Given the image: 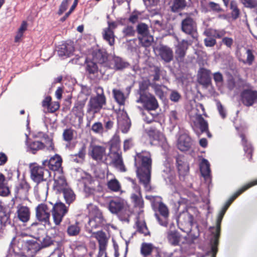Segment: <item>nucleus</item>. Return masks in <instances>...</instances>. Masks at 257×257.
Listing matches in <instances>:
<instances>
[{"mask_svg":"<svg viewBox=\"0 0 257 257\" xmlns=\"http://www.w3.org/2000/svg\"><path fill=\"white\" fill-rule=\"evenodd\" d=\"M130 66V64L118 56H114L109 60L107 64V68L113 69L115 71L122 70Z\"/></svg>","mask_w":257,"mask_h":257,"instance_id":"obj_20","label":"nucleus"},{"mask_svg":"<svg viewBox=\"0 0 257 257\" xmlns=\"http://www.w3.org/2000/svg\"><path fill=\"white\" fill-rule=\"evenodd\" d=\"M30 173L31 179L37 184L46 181L51 176V173L48 169H45L44 166L38 165H34L31 167Z\"/></svg>","mask_w":257,"mask_h":257,"instance_id":"obj_8","label":"nucleus"},{"mask_svg":"<svg viewBox=\"0 0 257 257\" xmlns=\"http://www.w3.org/2000/svg\"><path fill=\"white\" fill-rule=\"evenodd\" d=\"M62 163V159L61 157L58 155H55L49 160L43 161L42 165L45 167H47L50 170L54 172L58 171L59 173L60 172V169L61 167Z\"/></svg>","mask_w":257,"mask_h":257,"instance_id":"obj_21","label":"nucleus"},{"mask_svg":"<svg viewBox=\"0 0 257 257\" xmlns=\"http://www.w3.org/2000/svg\"><path fill=\"white\" fill-rule=\"evenodd\" d=\"M210 241L211 243V257H216V254L218 252V245L219 244V240H217V239H211Z\"/></svg>","mask_w":257,"mask_h":257,"instance_id":"obj_56","label":"nucleus"},{"mask_svg":"<svg viewBox=\"0 0 257 257\" xmlns=\"http://www.w3.org/2000/svg\"><path fill=\"white\" fill-rule=\"evenodd\" d=\"M149 85H150V84H149V82L147 81H143L139 84L138 94H139L140 97L150 93L147 91V90L148 89Z\"/></svg>","mask_w":257,"mask_h":257,"instance_id":"obj_51","label":"nucleus"},{"mask_svg":"<svg viewBox=\"0 0 257 257\" xmlns=\"http://www.w3.org/2000/svg\"><path fill=\"white\" fill-rule=\"evenodd\" d=\"M167 238L171 245L177 246L179 245L181 235L177 230H170L168 232Z\"/></svg>","mask_w":257,"mask_h":257,"instance_id":"obj_30","label":"nucleus"},{"mask_svg":"<svg viewBox=\"0 0 257 257\" xmlns=\"http://www.w3.org/2000/svg\"><path fill=\"white\" fill-rule=\"evenodd\" d=\"M24 243V242L23 240L19 239L17 240L14 238L11 242L10 247L12 249H13V251L16 252H19V251H20L22 249Z\"/></svg>","mask_w":257,"mask_h":257,"instance_id":"obj_45","label":"nucleus"},{"mask_svg":"<svg viewBox=\"0 0 257 257\" xmlns=\"http://www.w3.org/2000/svg\"><path fill=\"white\" fill-rule=\"evenodd\" d=\"M60 107V104L59 102L54 101L50 103V106L48 108V111L50 113H53L59 109Z\"/></svg>","mask_w":257,"mask_h":257,"instance_id":"obj_63","label":"nucleus"},{"mask_svg":"<svg viewBox=\"0 0 257 257\" xmlns=\"http://www.w3.org/2000/svg\"><path fill=\"white\" fill-rule=\"evenodd\" d=\"M66 204L70 205L76 199V195L73 190L68 187L61 192Z\"/></svg>","mask_w":257,"mask_h":257,"instance_id":"obj_35","label":"nucleus"},{"mask_svg":"<svg viewBox=\"0 0 257 257\" xmlns=\"http://www.w3.org/2000/svg\"><path fill=\"white\" fill-rule=\"evenodd\" d=\"M246 8L254 9L257 7V0H240Z\"/></svg>","mask_w":257,"mask_h":257,"instance_id":"obj_58","label":"nucleus"},{"mask_svg":"<svg viewBox=\"0 0 257 257\" xmlns=\"http://www.w3.org/2000/svg\"><path fill=\"white\" fill-rule=\"evenodd\" d=\"M153 209L154 211H158L159 214L155 213V216L159 223L166 227L168 224L169 210L168 207L163 202L159 201L156 204L153 203Z\"/></svg>","mask_w":257,"mask_h":257,"instance_id":"obj_6","label":"nucleus"},{"mask_svg":"<svg viewBox=\"0 0 257 257\" xmlns=\"http://www.w3.org/2000/svg\"><path fill=\"white\" fill-rule=\"evenodd\" d=\"M195 119L199 124V128L202 133L208 131V122L206 120L204 119L201 114H196L195 116Z\"/></svg>","mask_w":257,"mask_h":257,"instance_id":"obj_40","label":"nucleus"},{"mask_svg":"<svg viewBox=\"0 0 257 257\" xmlns=\"http://www.w3.org/2000/svg\"><path fill=\"white\" fill-rule=\"evenodd\" d=\"M91 236L96 238L97 240L99 250L100 251L105 250L108 239L106 233L104 231L100 230L92 232Z\"/></svg>","mask_w":257,"mask_h":257,"instance_id":"obj_26","label":"nucleus"},{"mask_svg":"<svg viewBox=\"0 0 257 257\" xmlns=\"http://www.w3.org/2000/svg\"><path fill=\"white\" fill-rule=\"evenodd\" d=\"M122 33L125 37H133L135 34V30L132 26H127L123 28Z\"/></svg>","mask_w":257,"mask_h":257,"instance_id":"obj_60","label":"nucleus"},{"mask_svg":"<svg viewBox=\"0 0 257 257\" xmlns=\"http://www.w3.org/2000/svg\"><path fill=\"white\" fill-rule=\"evenodd\" d=\"M136 225L137 227V231L142 233L144 236L150 235V232L147 226V224L144 220H140L139 216H137L136 221Z\"/></svg>","mask_w":257,"mask_h":257,"instance_id":"obj_33","label":"nucleus"},{"mask_svg":"<svg viewBox=\"0 0 257 257\" xmlns=\"http://www.w3.org/2000/svg\"><path fill=\"white\" fill-rule=\"evenodd\" d=\"M106 149L105 147L98 145H94L91 147V150L89 152V155L91 158L96 161H102L103 157L105 156ZM107 159L106 158L103 162L108 164Z\"/></svg>","mask_w":257,"mask_h":257,"instance_id":"obj_15","label":"nucleus"},{"mask_svg":"<svg viewBox=\"0 0 257 257\" xmlns=\"http://www.w3.org/2000/svg\"><path fill=\"white\" fill-rule=\"evenodd\" d=\"M17 213L19 219L23 222H27L30 219L31 211L29 207L22 204L17 207Z\"/></svg>","mask_w":257,"mask_h":257,"instance_id":"obj_25","label":"nucleus"},{"mask_svg":"<svg viewBox=\"0 0 257 257\" xmlns=\"http://www.w3.org/2000/svg\"><path fill=\"white\" fill-rule=\"evenodd\" d=\"M81 230V227L79 222L76 221L74 223H70L67 228V233L70 236L78 235Z\"/></svg>","mask_w":257,"mask_h":257,"instance_id":"obj_34","label":"nucleus"},{"mask_svg":"<svg viewBox=\"0 0 257 257\" xmlns=\"http://www.w3.org/2000/svg\"><path fill=\"white\" fill-rule=\"evenodd\" d=\"M54 243V240L52 237L49 236H46L44 237L41 242L42 247H47Z\"/></svg>","mask_w":257,"mask_h":257,"instance_id":"obj_61","label":"nucleus"},{"mask_svg":"<svg viewBox=\"0 0 257 257\" xmlns=\"http://www.w3.org/2000/svg\"><path fill=\"white\" fill-rule=\"evenodd\" d=\"M107 186L109 190L113 192H118L121 188V185L116 179L109 180L107 183Z\"/></svg>","mask_w":257,"mask_h":257,"instance_id":"obj_46","label":"nucleus"},{"mask_svg":"<svg viewBox=\"0 0 257 257\" xmlns=\"http://www.w3.org/2000/svg\"><path fill=\"white\" fill-rule=\"evenodd\" d=\"M91 130L95 134H102L104 132L103 124L100 122H96L94 123L91 126Z\"/></svg>","mask_w":257,"mask_h":257,"instance_id":"obj_55","label":"nucleus"},{"mask_svg":"<svg viewBox=\"0 0 257 257\" xmlns=\"http://www.w3.org/2000/svg\"><path fill=\"white\" fill-rule=\"evenodd\" d=\"M224 215V214L220 212H219L216 221V232L212 239H217V240L219 239L221 231V223Z\"/></svg>","mask_w":257,"mask_h":257,"instance_id":"obj_43","label":"nucleus"},{"mask_svg":"<svg viewBox=\"0 0 257 257\" xmlns=\"http://www.w3.org/2000/svg\"><path fill=\"white\" fill-rule=\"evenodd\" d=\"M136 173L140 183L142 184L146 191L151 190L150 185L152 169L151 155L148 152L137 153L134 157Z\"/></svg>","mask_w":257,"mask_h":257,"instance_id":"obj_1","label":"nucleus"},{"mask_svg":"<svg viewBox=\"0 0 257 257\" xmlns=\"http://www.w3.org/2000/svg\"><path fill=\"white\" fill-rule=\"evenodd\" d=\"M238 81L239 86L242 88L239 95L241 103L246 107L253 106L257 103V90L246 80L240 78Z\"/></svg>","mask_w":257,"mask_h":257,"instance_id":"obj_3","label":"nucleus"},{"mask_svg":"<svg viewBox=\"0 0 257 257\" xmlns=\"http://www.w3.org/2000/svg\"><path fill=\"white\" fill-rule=\"evenodd\" d=\"M86 99L77 100L72 107L71 112L76 117L78 118L80 123L82 122L84 115V108L85 106Z\"/></svg>","mask_w":257,"mask_h":257,"instance_id":"obj_18","label":"nucleus"},{"mask_svg":"<svg viewBox=\"0 0 257 257\" xmlns=\"http://www.w3.org/2000/svg\"><path fill=\"white\" fill-rule=\"evenodd\" d=\"M86 146L84 144H83L81 147L79 149L78 153L75 154V155H77L80 160H82L83 161L84 160L85 155H86Z\"/></svg>","mask_w":257,"mask_h":257,"instance_id":"obj_64","label":"nucleus"},{"mask_svg":"<svg viewBox=\"0 0 257 257\" xmlns=\"http://www.w3.org/2000/svg\"><path fill=\"white\" fill-rule=\"evenodd\" d=\"M155 246L151 243L143 242L141 246L140 251L144 257H147L152 254Z\"/></svg>","mask_w":257,"mask_h":257,"instance_id":"obj_36","label":"nucleus"},{"mask_svg":"<svg viewBox=\"0 0 257 257\" xmlns=\"http://www.w3.org/2000/svg\"><path fill=\"white\" fill-rule=\"evenodd\" d=\"M230 8L231 10V15L233 19L236 20L240 15V10L238 8L237 3L234 1H232L230 4Z\"/></svg>","mask_w":257,"mask_h":257,"instance_id":"obj_47","label":"nucleus"},{"mask_svg":"<svg viewBox=\"0 0 257 257\" xmlns=\"http://www.w3.org/2000/svg\"><path fill=\"white\" fill-rule=\"evenodd\" d=\"M114 166L118 169L120 172H124L126 171V169L123 164L122 158L115 160L114 162L111 163Z\"/></svg>","mask_w":257,"mask_h":257,"instance_id":"obj_57","label":"nucleus"},{"mask_svg":"<svg viewBox=\"0 0 257 257\" xmlns=\"http://www.w3.org/2000/svg\"><path fill=\"white\" fill-rule=\"evenodd\" d=\"M85 70L89 77L93 79H100L103 77L105 73V68H102L100 65L98 67L97 64L92 60L86 58L85 61Z\"/></svg>","mask_w":257,"mask_h":257,"instance_id":"obj_7","label":"nucleus"},{"mask_svg":"<svg viewBox=\"0 0 257 257\" xmlns=\"http://www.w3.org/2000/svg\"><path fill=\"white\" fill-rule=\"evenodd\" d=\"M199 82L203 85H208L211 82V71L204 68H201L198 71Z\"/></svg>","mask_w":257,"mask_h":257,"instance_id":"obj_29","label":"nucleus"},{"mask_svg":"<svg viewBox=\"0 0 257 257\" xmlns=\"http://www.w3.org/2000/svg\"><path fill=\"white\" fill-rule=\"evenodd\" d=\"M107 25V27L103 30L102 36L103 39L107 42L110 46H112L115 43L114 30L117 27L118 24L116 22L108 21Z\"/></svg>","mask_w":257,"mask_h":257,"instance_id":"obj_13","label":"nucleus"},{"mask_svg":"<svg viewBox=\"0 0 257 257\" xmlns=\"http://www.w3.org/2000/svg\"><path fill=\"white\" fill-rule=\"evenodd\" d=\"M148 111V113L149 115H146L145 118H144V121L147 123H151L154 121H156L155 118L158 116L157 113H152L150 111Z\"/></svg>","mask_w":257,"mask_h":257,"instance_id":"obj_62","label":"nucleus"},{"mask_svg":"<svg viewBox=\"0 0 257 257\" xmlns=\"http://www.w3.org/2000/svg\"><path fill=\"white\" fill-rule=\"evenodd\" d=\"M137 31L141 37L149 34V29L148 25L145 23L139 24L137 27Z\"/></svg>","mask_w":257,"mask_h":257,"instance_id":"obj_53","label":"nucleus"},{"mask_svg":"<svg viewBox=\"0 0 257 257\" xmlns=\"http://www.w3.org/2000/svg\"><path fill=\"white\" fill-rule=\"evenodd\" d=\"M254 185V184L250 183L244 186H243L241 188L239 189L237 191H236L233 195H232L230 198L228 200V201L230 202L231 203L233 201L241 194H242L244 191L251 187Z\"/></svg>","mask_w":257,"mask_h":257,"instance_id":"obj_50","label":"nucleus"},{"mask_svg":"<svg viewBox=\"0 0 257 257\" xmlns=\"http://www.w3.org/2000/svg\"><path fill=\"white\" fill-rule=\"evenodd\" d=\"M192 139L186 134L181 135L177 141V148L182 152L190 150L192 146Z\"/></svg>","mask_w":257,"mask_h":257,"instance_id":"obj_24","label":"nucleus"},{"mask_svg":"<svg viewBox=\"0 0 257 257\" xmlns=\"http://www.w3.org/2000/svg\"><path fill=\"white\" fill-rule=\"evenodd\" d=\"M185 0H173L171 10L173 12H177L186 7Z\"/></svg>","mask_w":257,"mask_h":257,"instance_id":"obj_44","label":"nucleus"},{"mask_svg":"<svg viewBox=\"0 0 257 257\" xmlns=\"http://www.w3.org/2000/svg\"><path fill=\"white\" fill-rule=\"evenodd\" d=\"M53 189L57 193H61L62 191L68 187L66 179L62 172V169H61V172H59L58 175H57L56 173H55Z\"/></svg>","mask_w":257,"mask_h":257,"instance_id":"obj_17","label":"nucleus"},{"mask_svg":"<svg viewBox=\"0 0 257 257\" xmlns=\"http://www.w3.org/2000/svg\"><path fill=\"white\" fill-rule=\"evenodd\" d=\"M107 157L110 158V160L109 162V164H111V163L114 162L115 160H118L122 158L121 154L118 153L117 151L109 152L107 155Z\"/></svg>","mask_w":257,"mask_h":257,"instance_id":"obj_59","label":"nucleus"},{"mask_svg":"<svg viewBox=\"0 0 257 257\" xmlns=\"http://www.w3.org/2000/svg\"><path fill=\"white\" fill-rule=\"evenodd\" d=\"M150 86L154 89L156 95H157L160 98L163 99L164 95V92L162 89L161 85L156 83H150Z\"/></svg>","mask_w":257,"mask_h":257,"instance_id":"obj_54","label":"nucleus"},{"mask_svg":"<svg viewBox=\"0 0 257 257\" xmlns=\"http://www.w3.org/2000/svg\"><path fill=\"white\" fill-rule=\"evenodd\" d=\"M188 48V43L186 40H183L179 42L175 47V59L179 63L184 62L186 51Z\"/></svg>","mask_w":257,"mask_h":257,"instance_id":"obj_19","label":"nucleus"},{"mask_svg":"<svg viewBox=\"0 0 257 257\" xmlns=\"http://www.w3.org/2000/svg\"><path fill=\"white\" fill-rule=\"evenodd\" d=\"M92 60L98 63L100 65L106 68L109 60L108 54L104 49H95L92 52Z\"/></svg>","mask_w":257,"mask_h":257,"instance_id":"obj_14","label":"nucleus"},{"mask_svg":"<svg viewBox=\"0 0 257 257\" xmlns=\"http://www.w3.org/2000/svg\"><path fill=\"white\" fill-rule=\"evenodd\" d=\"M243 54L239 53L238 55V61L244 64L251 66L255 60V52L254 50L247 48H245Z\"/></svg>","mask_w":257,"mask_h":257,"instance_id":"obj_22","label":"nucleus"},{"mask_svg":"<svg viewBox=\"0 0 257 257\" xmlns=\"http://www.w3.org/2000/svg\"><path fill=\"white\" fill-rule=\"evenodd\" d=\"M139 40L143 47H149L152 45L154 38L152 36L148 34L142 37H139Z\"/></svg>","mask_w":257,"mask_h":257,"instance_id":"obj_49","label":"nucleus"},{"mask_svg":"<svg viewBox=\"0 0 257 257\" xmlns=\"http://www.w3.org/2000/svg\"><path fill=\"white\" fill-rule=\"evenodd\" d=\"M159 55L165 62H170L173 59V52L167 46H161L159 49Z\"/></svg>","mask_w":257,"mask_h":257,"instance_id":"obj_28","label":"nucleus"},{"mask_svg":"<svg viewBox=\"0 0 257 257\" xmlns=\"http://www.w3.org/2000/svg\"><path fill=\"white\" fill-rule=\"evenodd\" d=\"M200 170L204 177H207L210 176L211 173L210 164L206 159H203L202 160L200 165Z\"/></svg>","mask_w":257,"mask_h":257,"instance_id":"obj_39","label":"nucleus"},{"mask_svg":"<svg viewBox=\"0 0 257 257\" xmlns=\"http://www.w3.org/2000/svg\"><path fill=\"white\" fill-rule=\"evenodd\" d=\"M131 182L135 185V187L137 191V194L133 193L131 195V199L134 204V206L142 209L144 207V201L142 197L141 188L139 186L137 185L135 181L131 179Z\"/></svg>","mask_w":257,"mask_h":257,"instance_id":"obj_23","label":"nucleus"},{"mask_svg":"<svg viewBox=\"0 0 257 257\" xmlns=\"http://www.w3.org/2000/svg\"><path fill=\"white\" fill-rule=\"evenodd\" d=\"M74 130L72 128H66L63 133V139L65 142L70 143L74 138Z\"/></svg>","mask_w":257,"mask_h":257,"instance_id":"obj_48","label":"nucleus"},{"mask_svg":"<svg viewBox=\"0 0 257 257\" xmlns=\"http://www.w3.org/2000/svg\"><path fill=\"white\" fill-rule=\"evenodd\" d=\"M53 222L56 226L60 225L64 217L68 212V208L60 202L54 204L52 209Z\"/></svg>","mask_w":257,"mask_h":257,"instance_id":"obj_9","label":"nucleus"},{"mask_svg":"<svg viewBox=\"0 0 257 257\" xmlns=\"http://www.w3.org/2000/svg\"><path fill=\"white\" fill-rule=\"evenodd\" d=\"M46 137L45 138L48 139L46 145L39 141L28 140V136H27L26 144L29 151L33 154H36L38 151L44 150L45 149L47 150L54 151L55 146L53 140L50 139L47 135H46Z\"/></svg>","mask_w":257,"mask_h":257,"instance_id":"obj_5","label":"nucleus"},{"mask_svg":"<svg viewBox=\"0 0 257 257\" xmlns=\"http://www.w3.org/2000/svg\"><path fill=\"white\" fill-rule=\"evenodd\" d=\"M176 162L179 176L184 177L187 175L189 171V167L184 161V157L180 156L176 157Z\"/></svg>","mask_w":257,"mask_h":257,"instance_id":"obj_27","label":"nucleus"},{"mask_svg":"<svg viewBox=\"0 0 257 257\" xmlns=\"http://www.w3.org/2000/svg\"><path fill=\"white\" fill-rule=\"evenodd\" d=\"M30 188L29 184L25 180H21L16 187L15 197L24 200L28 199Z\"/></svg>","mask_w":257,"mask_h":257,"instance_id":"obj_16","label":"nucleus"},{"mask_svg":"<svg viewBox=\"0 0 257 257\" xmlns=\"http://www.w3.org/2000/svg\"><path fill=\"white\" fill-rule=\"evenodd\" d=\"M108 208L112 213H117L123 208V203L119 199L112 200L109 203Z\"/></svg>","mask_w":257,"mask_h":257,"instance_id":"obj_32","label":"nucleus"},{"mask_svg":"<svg viewBox=\"0 0 257 257\" xmlns=\"http://www.w3.org/2000/svg\"><path fill=\"white\" fill-rule=\"evenodd\" d=\"M120 139L119 136L115 134L109 142V152L117 151L120 147Z\"/></svg>","mask_w":257,"mask_h":257,"instance_id":"obj_37","label":"nucleus"},{"mask_svg":"<svg viewBox=\"0 0 257 257\" xmlns=\"http://www.w3.org/2000/svg\"><path fill=\"white\" fill-rule=\"evenodd\" d=\"M96 96L91 97L87 105V126H90L91 122L95 117V114L100 112L106 103V97L102 87L97 86L95 88Z\"/></svg>","mask_w":257,"mask_h":257,"instance_id":"obj_2","label":"nucleus"},{"mask_svg":"<svg viewBox=\"0 0 257 257\" xmlns=\"http://www.w3.org/2000/svg\"><path fill=\"white\" fill-rule=\"evenodd\" d=\"M74 50V47L71 45L63 43L59 46L58 54L61 57H70L72 54Z\"/></svg>","mask_w":257,"mask_h":257,"instance_id":"obj_31","label":"nucleus"},{"mask_svg":"<svg viewBox=\"0 0 257 257\" xmlns=\"http://www.w3.org/2000/svg\"><path fill=\"white\" fill-rule=\"evenodd\" d=\"M112 93L115 100L119 104L123 105L124 104L125 97L124 93L121 91L113 89L112 90Z\"/></svg>","mask_w":257,"mask_h":257,"instance_id":"obj_42","label":"nucleus"},{"mask_svg":"<svg viewBox=\"0 0 257 257\" xmlns=\"http://www.w3.org/2000/svg\"><path fill=\"white\" fill-rule=\"evenodd\" d=\"M137 102L142 103L144 108L149 111L155 110L159 107V103L157 99L151 93L139 97Z\"/></svg>","mask_w":257,"mask_h":257,"instance_id":"obj_12","label":"nucleus"},{"mask_svg":"<svg viewBox=\"0 0 257 257\" xmlns=\"http://www.w3.org/2000/svg\"><path fill=\"white\" fill-rule=\"evenodd\" d=\"M162 69L160 66L153 65L151 66V74L150 76L153 77V82L155 83L160 80L161 76L162 75Z\"/></svg>","mask_w":257,"mask_h":257,"instance_id":"obj_38","label":"nucleus"},{"mask_svg":"<svg viewBox=\"0 0 257 257\" xmlns=\"http://www.w3.org/2000/svg\"><path fill=\"white\" fill-rule=\"evenodd\" d=\"M90 216L88 222V226L92 232V229L102 227L106 224V219L103 215L102 212L96 205L89 204L87 206Z\"/></svg>","mask_w":257,"mask_h":257,"instance_id":"obj_4","label":"nucleus"},{"mask_svg":"<svg viewBox=\"0 0 257 257\" xmlns=\"http://www.w3.org/2000/svg\"><path fill=\"white\" fill-rule=\"evenodd\" d=\"M147 133L149 136L154 140L159 141L163 137V134L155 127H151Z\"/></svg>","mask_w":257,"mask_h":257,"instance_id":"obj_41","label":"nucleus"},{"mask_svg":"<svg viewBox=\"0 0 257 257\" xmlns=\"http://www.w3.org/2000/svg\"><path fill=\"white\" fill-rule=\"evenodd\" d=\"M181 30L184 33L191 36L194 39L197 37L196 23L190 17H187L182 21Z\"/></svg>","mask_w":257,"mask_h":257,"instance_id":"obj_11","label":"nucleus"},{"mask_svg":"<svg viewBox=\"0 0 257 257\" xmlns=\"http://www.w3.org/2000/svg\"><path fill=\"white\" fill-rule=\"evenodd\" d=\"M36 217L39 221L49 226H51L50 220V210L47 204L41 203L36 207Z\"/></svg>","mask_w":257,"mask_h":257,"instance_id":"obj_10","label":"nucleus"},{"mask_svg":"<svg viewBox=\"0 0 257 257\" xmlns=\"http://www.w3.org/2000/svg\"><path fill=\"white\" fill-rule=\"evenodd\" d=\"M182 217L187 219V221L185 222V224L189 226H192L194 219L193 216L188 212L184 213L179 217L178 220V223H182L181 219Z\"/></svg>","mask_w":257,"mask_h":257,"instance_id":"obj_52","label":"nucleus"}]
</instances>
